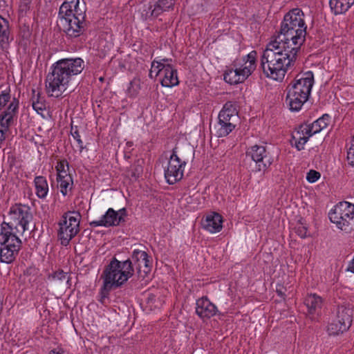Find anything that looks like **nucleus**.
Here are the masks:
<instances>
[{
  "label": "nucleus",
  "instance_id": "nucleus-1",
  "mask_svg": "<svg viewBox=\"0 0 354 354\" xmlns=\"http://www.w3.org/2000/svg\"><path fill=\"white\" fill-rule=\"evenodd\" d=\"M299 46H293L290 42L274 39L270 41L263 51L261 66L263 73L274 80H282L288 67L297 59Z\"/></svg>",
  "mask_w": 354,
  "mask_h": 354
},
{
  "label": "nucleus",
  "instance_id": "nucleus-2",
  "mask_svg": "<svg viewBox=\"0 0 354 354\" xmlns=\"http://www.w3.org/2000/svg\"><path fill=\"white\" fill-rule=\"evenodd\" d=\"M84 69V61L81 58H66L55 62L46 78V88L50 95L58 97L66 89L71 77L80 73Z\"/></svg>",
  "mask_w": 354,
  "mask_h": 354
},
{
  "label": "nucleus",
  "instance_id": "nucleus-3",
  "mask_svg": "<svg viewBox=\"0 0 354 354\" xmlns=\"http://www.w3.org/2000/svg\"><path fill=\"white\" fill-rule=\"evenodd\" d=\"M303 16L304 13L299 8H294L288 12L284 16L279 32L275 39L300 47L305 40L306 33Z\"/></svg>",
  "mask_w": 354,
  "mask_h": 354
},
{
  "label": "nucleus",
  "instance_id": "nucleus-4",
  "mask_svg": "<svg viewBox=\"0 0 354 354\" xmlns=\"http://www.w3.org/2000/svg\"><path fill=\"white\" fill-rule=\"evenodd\" d=\"M314 83V76L311 71L296 76L288 87L286 101L292 111H298L308 100Z\"/></svg>",
  "mask_w": 354,
  "mask_h": 354
},
{
  "label": "nucleus",
  "instance_id": "nucleus-5",
  "mask_svg": "<svg viewBox=\"0 0 354 354\" xmlns=\"http://www.w3.org/2000/svg\"><path fill=\"white\" fill-rule=\"evenodd\" d=\"M133 274V268L131 260L121 262L113 258L103 272V275H105V287H120Z\"/></svg>",
  "mask_w": 354,
  "mask_h": 354
},
{
  "label": "nucleus",
  "instance_id": "nucleus-6",
  "mask_svg": "<svg viewBox=\"0 0 354 354\" xmlns=\"http://www.w3.org/2000/svg\"><path fill=\"white\" fill-rule=\"evenodd\" d=\"M330 221L346 233L354 231V205L346 201L340 202L329 212Z\"/></svg>",
  "mask_w": 354,
  "mask_h": 354
},
{
  "label": "nucleus",
  "instance_id": "nucleus-7",
  "mask_svg": "<svg viewBox=\"0 0 354 354\" xmlns=\"http://www.w3.org/2000/svg\"><path fill=\"white\" fill-rule=\"evenodd\" d=\"M72 5L63 3L59 10L58 26L70 37H77L84 31L85 21L74 22V16L71 13Z\"/></svg>",
  "mask_w": 354,
  "mask_h": 354
},
{
  "label": "nucleus",
  "instance_id": "nucleus-8",
  "mask_svg": "<svg viewBox=\"0 0 354 354\" xmlns=\"http://www.w3.org/2000/svg\"><path fill=\"white\" fill-rule=\"evenodd\" d=\"M32 219V215L28 207L25 205H16L12 207L8 214V222L2 224L14 230L16 232L23 234L28 230V224Z\"/></svg>",
  "mask_w": 354,
  "mask_h": 354
},
{
  "label": "nucleus",
  "instance_id": "nucleus-9",
  "mask_svg": "<svg viewBox=\"0 0 354 354\" xmlns=\"http://www.w3.org/2000/svg\"><path fill=\"white\" fill-rule=\"evenodd\" d=\"M80 214L77 212L65 213L59 223L58 236L61 244L66 246L79 232Z\"/></svg>",
  "mask_w": 354,
  "mask_h": 354
},
{
  "label": "nucleus",
  "instance_id": "nucleus-10",
  "mask_svg": "<svg viewBox=\"0 0 354 354\" xmlns=\"http://www.w3.org/2000/svg\"><path fill=\"white\" fill-rule=\"evenodd\" d=\"M176 148H174L172 154L168 161L167 167L165 171V176L167 183L170 185L176 183L182 179L183 176V167L186 165L185 161H182L176 154Z\"/></svg>",
  "mask_w": 354,
  "mask_h": 354
},
{
  "label": "nucleus",
  "instance_id": "nucleus-11",
  "mask_svg": "<svg viewBox=\"0 0 354 354\" xmlns=\"http://www.w3.org/2000/svg\"><path fill=\"white\" fill-rule=\"evenodd\" d=\"M162 62H157L156 68L158 71L156 72L154 77L158 75H163L160 83L162 86L172 87L178 84L179 81L177 76V70L175 69L171 64H165L167 59H162Z\"/></svg>",
  "mask_w": 354,
  "mask_h": 354
},
{
  "label": "nucleus",
  "instance_id": "nucleus-12",
  "mask_svg": "<svg viewBox=\"0 0 354 354\" xmlns=\"http://www.w3.org/2000/svg\"><path fill=\"white\" fill-rule=\"evenodd\" d=\"M246 156L250 157L255 162L257 171H260L265 170L266 168L270 165V162L269 160H265L266 158V151L263 146H252L247 151Z\"/></svg>",
  "mask_w": 354,
  "mask_h": 354
},
{
  "label": "nucleus",
  "instance_id": "nucleus-13",
  "mask_svg": "<svg viewBox=\"0 0 354 354\" xmlns=\"http://www.w3.org/2000/svg\"><path fill=\"white\" fill-rule=\"evenodd\" d=\"M14 230L1 224V232L0 233V245L1 247L12 248L20 250L21 241L17 236Z\"/></svg>",
  "mask_w": 354,
  "mask_h": 354
},
{
  "label": "nucleus",
  "instance_id": "nucleus-14",
  "mask_svg": "<svg viewBox=\"0 0 354 354\" xmlns=\"http://www.w3.org/2000/svg\"><path fill=\"white\" fill-rule=\"evenodd\" d=\"M123 222H124V219L122 218L121 216L119 217L116 211L113 208H109L99 221H91L90 225L92 227H111L119 225Z\"/></svg>",
  "mask_w": 354,
  "mask_h": 354
},
{
  "label": "nucleus",
  "instance_id": "nucleus-15",
  "mask_svg": "<svg viewBox=\"0 0 354 354\" xmlns=\"http://www.w3.org/2000/svg\"><path fill=\"white\" fill-rule=\"evenodd\" d=\"M218 310L207 297L196 301V313L201 318H210L215 315Z\"/></svg>",
  "mask_w": 354,
  "mask_h": 354
},
{
  "label": "nucleus",
  "instance_id": "nucleus-16",
  "mask_svg": "<svg viewBox=\"0 0 354 354\" xmlns=\"http://www.w3.org/2000/svg\"><path fill=\"white\" fill-rule=\"evenodd\" d=\"M222 217L217 213L207 216L202 223L203 227L207 231L214 233L219 232L222 228Z\"/></svg>",
  "mask_w": 354,
  "mask_h": 354
},
{
  "label": "nucleus",
  "instance_id": "nucleus-17",
  "mask_svg": "<svg viewBox=\"0 0 354 354\" xmlns=\"http://www.w3.org/2000/svg\"><path fill=\"white\" fill-rule=\"evenodd\" d=\"M218 117L232 123L237 124L239 122V115L235 104L232 102H226L220 111Z\"/></svg>",
  "mask_w": 354,
  "mask_h": 354
},
{
  "label": "nucleus",
  "instance_id": "nucleus-18",
  "mask_svg": "<svg viewBox=\"0 0 354 354\" xmlns=\"http://www.w3.org/2000/svg\"><path fill=\"white\" fill-rule=\"evenodd\" d=\"M64 3H69L72 5L71 13L74 19V22L80 23V21H85L86 16V6L83 2L82 4L80 3V0H70L64 1Z\"/></svg>",
  "mask_w": 354,
  "mask_h": 354
},
{
  "label": "nucleus",
  "instance_id": "nucleus-19",
  "mask_svg": "<svg viewBox=\"0 0 354 354\" xmlns=\"http://www.w3.org/2000/svg\"><path fill=\"white\" fill-rule=\"evenodd\" d=\"M329 118L330 117L328 114H324L311 124H304V126H303V129L305 130L304 132L311 133L313 135L319 133L322 129L328 126Z\"/></svg>",
  "mask_w": 354,
  "mask_h": 354
},
{
  "label": "nucleus",
  "instance_id": "nucleus-20",
  "mask_svg": "<svg viewBox=\"0 0 354 354\" xmlns=\"http://www.w3.org/2000/svg\"><path fill=\"white\" fill-rule=\"evenodd\" d=\"M337 319L338 323H341L342 324L343 330H348L352 323L351 309L343 306L338 307L337 311Z\"/></svg>",
  "mask_w": 354,
  "mask_h": 354
},
{
  "label": "nucleus",
  "instance_id": "nucleus-21",
  "mask_svg": "<svg viewBox=\"0 0 354 354\" xmlns=\"http://www.w3.org/2000/svg\"><path fill=\"white\" fill-rule=\"evenodd\" d=\"M303 126L301 125L299 129L292 134V139L295 141V146L297 150L301 151L304 149V145L307 142L309 138L313 136L311 133H305L303 129Z\"/></svg>",
  "mask_w": 354,
  "mask_h": 354
},
{
  "label": "nucleus",
  "instance_id": "nucleus-22",
  "mask_svg": "<svg viewBox=\"0 0 354 354\" xmlns=\"http://www.w3.org/2000/svg\"><path fill=\"white\" fill-rule=\"evenodd\" d=\"M354 4V0H330L329 5L335 15L346 12Z\"/></svg>",
  "mask_w": 354,
  "mask_h": 354
},
{
  "label": "nucleus",
  "instance_id": "nucleus-23",
  "mask_svg": "<svg viewBox=\"0 0 354 354\" xmlns=\"http://www.w3.org/2000/svg\"><path fill=\"white\" fill-rule=\"evenodd\" d=\"M48 279L53 286L56 287H64L68 284L70 277L68 272L58 270L49 275Z\"/></svg>",
  "mask_w": 354,
  "mask_h": 354
},
{
  "label": "nucleus",
  "instance_id": "nucleus-24",
  "mask_svg": "<svg viewBox=\"0 0 354 354\" xmlns=\"http://www.w3.org/2000/svg\"><path fill=\"white\" fill-rule=\"evenodd\" d=\"M236 124L227 121L218 117L217 136L224 137L227 136L236 127Z\"/></svg>",
  "mask_w": 354,
  "mask_h": 354
},
{
  "label": "nucleus",
  "instance_id": "nucleus-25",
  "mask_svg": "<svg viewBox=\"0 0 354 354\" xmlns=\"http://www.w3.org/2000/svg\"><path fill=\"white\" fill-rule=\"evenodd\" d=\"M322 304V298L315 294L307 296L304 301V304L306 306L310 314H314L317 309L321 308Z\"/></svg>",
  "mask_w": 354,
  "mask_h": 354
},
{
  "label": "nucleus",
  "instance_id": "nucleus-26",
  "mask_svg": "<svg viewBox=\"0 0 354 354\" xmlns=\"http://www.w3.org/2000/svg\"><path fill=\"white\" fill-rule=\"evenodd\" d=\"M19 250L15 249L10 247H1L0 248V261L3 263H10L16 258L18 254Z\"/></svg>",
  "mask_w": 354,
  "mask_h": 354
},
{
  "label": "nucleus",
  "instance_id": "nucleus-27",
  "mask_svg": "<svg viewBox=\"0 0 354 354\" xmlns=\"http://www.w3.org/2000/svg\"><path fill=\"white\" fill-rule=\"evenodd\" d=\"M9 39V25L8 21L0 16V47L5 48Z\"/></svg>",
  "mask_w": 354,
  "mask_h": 354
},
{
  "label": "nucleus",
  "instance_id": "nucleus-28",
  "mask_svg": "<svg viewBox=\"0 0 354 354\" xmlns=\"http://www.w3.org/2000/svg\"><path fill=\"white\" fill-rule=\"evenodd\" d=\"M36 194L40 198H44L48 192V186L46 178L43 176H37L35 178Z\"/></svg>",
  "mask_w": 354,
  "mask_h": 354
},
{
  "label": "nucleus",
  "instance_id": "nucleus-29",
  "mask_svg": "<svg viewBox=\"0 0 354 354\" xmlns=\"http://www.w3.org/2000/svg\"><path fill=\"white\" fill-rule=\"evenodd\" d=\"M12 122L10 113L0 115V143L5 140V132L8 131Z\"/></svg>",
  "mask_w": 354,
  "mask_h": 354
},
{
  "label": "nucleus",
  "instance_id": "nucleus-30",
  "mask_svg": "<svg viewBox=\"0 0 354 354\" xmlns=\"http://www.w3.org/2000/svg\"><path fill=\"white\" fill-rule=\"evenodd\" d=\"M224 80L230 84H236L243 82L238 68L229 69L224 73Z\"/></svg>",
  "mask_w": 354,
  "mask_h": 354
},
{
  "label": "nucleus",
  "instance_id": "nucleus-31",
  "mask_svg": "<svg viewBox=\"0 0 354 354\" xmlns=\"http://www.w3.org/2000/svg\"><path fill=\"white\" fill-rule=\"evenodd\" d=\"M160 13L161 9L157 7V5L155 2H153V4L149 3L148 5H145L142 11V17H145L146 19L151 17H156Z\"/></svg>",
  "mask_w": 354,
  "mask_h": 354
},
{
  "label": "nucleus",
  "instance_id": "nucleus-32",
  "mask_svg": "<svg viewBox=\"0 0 354 354\" xmlns=\"http://www.w3.org/2000/svg\"><path fill=\"white\" fill-rule=\"evenodd\" d=\"M33 96L32 97V106L33 109L37 111L39 114H42V111L46 109V105L43 101L40 99V94L37 93L35 94V91L32 90Z\"/></svg>",
  "mask_w": 354,
  "mask_h": 354
},
{
  "label": "nucleus",
  "instance_id": "nucleus-33",
  "mask_svg": "<svg viewBox=\"0 0 354 354\" xmlns=\"http://www.w3.org/2000/svg\"><path fill=\"white\" fill-rule=\"evenodd\" d=\"M342 326L341 323H338L337 319L334 320L328 326V334L330 335H337L339 333H344L346 330H343Z\"/></svg>",
  "mask_w": 354,
  "mask_h": 354
},
{
  "label": "nucleus",
  "instance_id": "nucleus-34",
  "mask_svg": "<svg viewBox=\"0 0 354 354\" xmlns=\"http://www.w3.org/2000/svg\"><path fill=\"white\" fill-rule=\"evenodd\" d=\"M63 180H58L60 191L64 196L67 194L68 188L73 185V180L71 175H66Z\"/></svg>",
  "mask_w": 354,
  "mask_h": 354
},
{
  "label": "nucleus",
  "instance_id": "nucleus-35",
  "mask_svg": "<svg viewBox=\"0 0 354 354\" xmlns=\"http://www.w3.org/2000/svg\"><path fill=\"white\" fill-rule=\"evenodd\" d=\"M176 0H158L154 1L158 8L161 9V13L173 7Z\"/></svg>",
  "mask_w": 354,
  "mask_h": 354
},
{
  "label": "nucleus",
  "instance_id": "nucleus-36",
  "mask_svg": "<svg viewBox=\"0 0 354 354\" xmlns=\"http://www.w3.org/2000/svg\"><path fill=\"white\" fill-rule=\"evenodd\" d=\"M255 66H251L249 64H245L243 68L240 69L238 68L239 73H240V77L242 81L243 82L250 75H251L252 72L254 70Z\"/></svg>",
  "mask_w": 354,
  "mask_h": 354
},
{
  "label": "nucleus",
  "instance_id": "nucleus-37",
  "mask_svg": "<svg viewBox=\"0 0 354 354\" xmlns=\"http://www.w3.org/2000/svg\"><path fill=\"white\" fill-rule=\"evenodd\" d=\"M71 133L73 139L77 142V147L79 149V151L82 152L84 149L83 142L81 140L80 135L78 132L77 127L75 128L73 127H71Z\"/></svg>",
  "mask_w": 354,
  "mask_h": 354
},
{
  "label": "nucleus",
  "instance_id": "nucleus-38",
  "mask_svg": "<svg viewBox=\"0 0 354 354\" xmlns=\"http://www.w3.org/2000/svg\"><path fill=\"white\" fill-rule=\"evenodd\" d=\"M137 270L138 273H141L142 270L145 274H147L150 271L149 260L148 257L143 259L141 263L137 265Z\"/></svg>",
  "mask_w": 354,
  "mask_h": 354
},
{
  "label": "nucleus",
  "instance_id": "nucleus-39",
  "mask_svg": "<svg viewBox=\"0 0 354 354\" xmlns=\"http://www.w3.org/2000/svg\"><path fill=\"white\" fill-rule=\"evenodd\" d=\"M147 257H148L147 253L139 250H135L132 254V261L137 263V265H138L139 263H141V261L143 259Z\"/></svg>",
  "mask_w": 354,
  "mask_h": 354
},
{
  "label": "nucleus",
  "instance_id": "nucleus-40",
  "mask_svg": "<svg viewBox=\"0 0 354 354\" xmlns=\"http://www.w3.org/2000/svg\"><path fill=\"white\" fill-rule=\"evenodd\" d=\"M102 277H104V285H103V287L101 290V298H100V301L101 303H104V299L106 298H107L108 297V295H109V292L111 290V289H115L117 288L118 287L116 286H111L109 288H106L105 287V275H102Z\"/></svg>",
  "mask_w": 354,
  "mask_h": 354
},
{
  "label": "nucleus",
  "instance_id": "nucleus-41",
  "mask_svg": "<svg viewBox=\"0 0 354 354\" xmlns=\"http://www.w3.org/2000/svg\"><path fill=\"white\" fill-rule=\"evenodd\" d=\"M10 91H3L0 94V109L10 100Z\"/></svg>",
  "mask_w": 354,
  "mask_h": 354
},
{
  "label": "nucleus",
  "instance_id": "nucleus-42",
  "mask_svg": "<svg viewBox=\"0 0 354 354\" xmlns=\"http://www.w3.org/2000/svg\"><path fill=\"white\" fill-rule=\"evenodd\" d=\"M320 178V174L315 170H310L307 174L306 179L310 183H315Z\"/></svg>",
  "mask_w": 354,
  "mask_h": 354
},
{
  "label": "nucleus",
  "instance_id": "nucleus-43",
  "mask_svg": "<svg viewBox=\"0 0 354 354\" xmlns=\"http://www.w3.org/2000/svg\"><path fill=\"white\" fill-rule=\"evenodd\" d=\"M347 160L348 164L354 166V144H352L347 152Z\"/></svg>",
  "mask_w": 354,
  "mask_h": 354
},
{
  "label": "nucleus",
  "instance_id": "nucleus-44",
  "mask_svg": "<svg viewBox=\"0 0 354 354\" xmlns=\"http://www.w3.org/2000/svg\"><path fill=\"white\" fill-rule=\"evenodd\" d=\"M257 56L256 51H252L247 55V60L245 62V64L255 66V59Z\"/></svg>",
  "mask_w": 354,
  "mask_h": 354
},
{
  "label": "nucleus",
  "instance_id": "nucleus-45",
  "mask_svg": "<svg viewBox=\"0 0 354 354\" xmlns=\"http://www.w3.org/2000/svg\"><path fill=\"white\" fill-rule=\"evenodd\" d=\"M18 107V104L12 102L9 105L7 111H4L2 114L10 113L12 115V120L13 119L14 113L16 111Z\"/></svg>",
  "mask_w": 354,
  "mask_h": 354
},
{
  "label": "nucleus",
  "instance_id": "nucleus-46",
  "mask_svg": "<svg viewBox=\"0 0 354 354\" xmlns=\"http://www.w3.org/2000/svg\"><path fill=\"white\" fill-rule=\"evenodd\" d=\"M297 233L301 238H305L306 236L307 228L300 225L297 227Z\"/></svg>",
  "mask_w": 354,
  "mask_h": 354
},
{
  "label": "nucleus",
  "instance_id": "nucleus-47",
  "mask_svg": "<svg viewBox=\"0 0 354 354\" xmlns=\"http://www.w3.org/2000/svg\"><path fill=\"white\" fill-rule=\"evenodd\" d=\"M286 289L281 286V285H279L277 286V289H276V292L278 294L279 296H280L281 297L283 298L285 297V292H286Z\"/></svg>",
  "mask_w": 354,
  "mask_h": 354
},
{
  "label": "nucleus",
  "instance_id": "nucleus-48",
  "mask_svg": "<svg viewBox=\"0 0 354 354\" xmlns=\"http://www.w3.org/2000/svg\"><path fill=\"white\" fill-rule=\"evenodd\" d=\"M57 172H58L57 178V181L64 179V176L65 177L66 175H69L68 174H67L66 171H65L64 169H62V170H59V167L57 168Z\"/></svg>",
  "mask_w": 354,
  "mask_h": 354
},
{
  "label": "nucleus",
  "instance_id": "nucleus-49",
  "mask_svg": "<svg viewBox=\"0 0 354 354\" xmlns=\"http://www.w3.org/2000/svg\"><path fill=\"white\" fill-rule=\"evenodd\" d=\"M142 171V167L139 165L136 166L135 171L132 172V176L134 177H138L139 174Z\"/></svg>",
  "mask_w": 354,
  "mask_h": 354
},
{
  "label": "nucleus",
  "instance_id": "nucleus-50",
  "mask_svg": "<svg viewBox=\"0 0 354 354\" xmlns=\"http://www.w3.org/2000/svg\"><path fill=\"white\" fill-rule=\"evenodd\" d=\"M157 62H158V61H153L151 64V70L149 71V77L151 78H153V72L154 71L157 70L158 71V68H156V66L155 65L156 64H157Z\"/></svg>",
  "mask_w": 354,
  "mask_h": 354
},
{
  "label": "nucleus",
  "instance_id": "nucleus-51",
  "mask_svg": "<svg viewBox=\"0 0 354 354\" xmlns=\"http://www.w3.org/2000/svg\"><path fill=\"white\" fill-rule=\"evenodd\" d=\"M116 212H117L118 215L119 216V217L121 216V218L124 219V217L127 215V211H126L125 208H122V209H119L118 211H116Z\"/></svg>",
  "mask_w": 354,
  "mask_h": 354
},
{
  "label": "nucleus",
  "instance_id": "nucleus-52",
  "mask_svg": "<svg viewBox=\"0 0 354 354\" xmlns=\"http://www.w3.org/2000/svg\"><path fill=\"white\" fill-rule=\"evenodd\" d=\"M59 168V170H62V169H64V165L62 163H60V165H59L57 167V168Z\"/></svg>",
  "mask_w": 354,
  "mask_h": 354
},
{
  "label": "nucleus",
  "instance_id": "nucleus-53",
  "mask_svg": "<svg viewBox=\"0 0 354 354\" xmlns=\"http://www.w3.org/2000/svg\"><path fill=\"white\" fill-rule=\"evenodd\" d=\"M351 142H352L351 145L354 144V136L352 137V141Z\"/></svg>",
  "mask_w": 354,
  "mask_h": 354
},
{
  "label": "nucleus",
  "instance_id": "nucleus-54",
  "mask_svg": "<svg viewBox=\"0 0 354 354\" xmlns=\"http://www.w3.org/2000/svg\"><path fill=\"white\" fill-rule=\"evenodd\" d=\"M100 81H102V80H103V78H102V77H100Z\"/></svg>",
  "mask_w": 354,
  "mask_h": 354
}]
</instances>
